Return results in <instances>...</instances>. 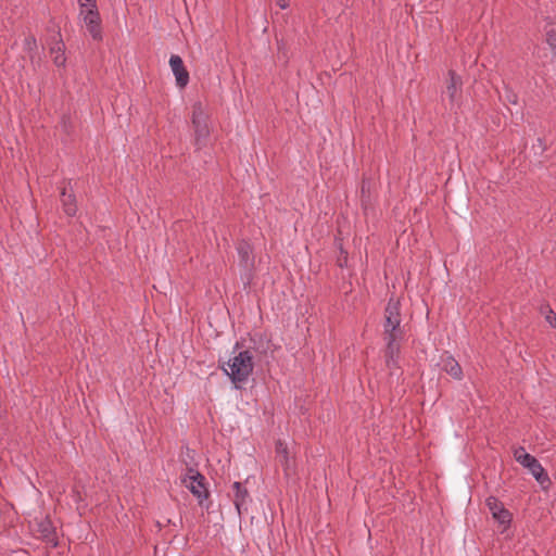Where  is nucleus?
I'll return each instance as SVG.
<instances>
[{"instance_id":"obj_1","label":"nucleus","mask_w":556,"mask_h":556,"mask_svg":"<svg viewBox=\"0 0 556 556\" xmlns=\"http://www.w3.org/2000/svg\"><path fill=\"white\" fill-rule=\"evenodd\" d=\"M384 341L387 344L386 363L389 369L399 367L400 341L403 338L401 328L400 303L393 298L386 307L383 325Z\"/></svg>"},{"instance_id":"obj_2","label":"nucleus","mask_w":556,"mask_h":556,"mask_svg":"<svg viewBox=\"0 0 556 556\" xmlns=\"http://www.w3.org/2000/svg\"><path fill=\"white\" fill-rule=\"evenodd\" d=\"M225 374L231 379L236 388L245 382L253 371V356L249 351H241L223 366Z\"/></svg>"},{"instance_id":"obj_3","label":"nucleus","mask_w":556,"mask_h":556,"mask_svg":"<svg viewBox=\"0 0 556 556\" xmlns=\"http://www.w3.org/2000/svg\"><path fill=\"white\" fill-rule=\"evenodd\" d=\"M208 111L201 102L192 106L191 122L194 130V140L198 148L204 147L210 137Z\"/></svg>"},{"instance_id":"obj_4","label":"nucleus","mask_w":556,"mask_h":556,"mask_svg":"<svg viewBox=\"0 0 556 556\" xmlns=\"http://www.w3.org/2000/svg\"><path fill=\"white\" fill-rule=\"evenodd\" d=\"M181 484L188 489L199 504H202L208 497V490L206 486L205 477L194 468H188L185 473L180 476Z\"/></svg>"},{"instance_id":"obj_5","label":"nucleus","mask_w":556,"mask_h":556,"mask_svg":"<svg viewBox=\"0 0 556 556\" xmlns=\"http://www.w3.org/2000/svg\"><path fill=\"white\" fill-rule=\"evenodd\" d=\"M514 457L522 467L527 468L530 471V473L541 485H547L551 483V480L543 466L534 456L529 454L523 447H517L514 451Z\"/></svg>"},{"instance_id":"obj_6","label":"nucleus","mask_w":556,"mask_h":556,"mask_svg":"<svg viewBox=\"0 0 556 556\" xmlns=\"http://www.w3.org/2000/svg\"><path fill=\"white\" fill-rule=\"evenodd\" d=\"M79 18L93 40H102L101 17L98 7L79 10Z\"/></svg>"},{"instance_id":"obj_7","label":"nucleus","mask_w":556,"mask_h":556,"mask_svg":"<svg viewBox=\"0 0 556 556\" xmlns=\"http://www.w3.org/2000/svg\"><path fill=\"white\" fill-rule=\"evenodd\" d=\"M485 505L492 514L494 520H496L498 525L503 527L502 532L507 530L511 523L513 516L510 511L505 508L504 504L498 498L489 496L485 500Z\"/></svg>"},{"instance_id":"obj_8","label":"nucleus","mask_w":556,"mask_h":556,"mask_svg":"<svg viewBox=\"0 0 556 556\" xmlns=\"http://www.w3.org/2000/svg\"><path fill=\"white\" fill-rule=\"evenodd\" d=\"M450 78L446 85L445 94L448 98L451 109L458 108L462 100L463 80L455 72H450Z\"/></svg>"},{"instance_id":"obj_9","label":"nucleus","mask_w":556,"mask_h":556,"mask_svg":"<svg viewBox=\"0 0 556 556\" xmlns=\"http://www.w3.org/2000/svg\"><path fill=\"white\" fill-rule=\"evenodd\" d=\"M169 66L175 76L176 86L184 89L189 84V73L184 64L182 59L177 54L169 58Z\"/></svg>"},{"instance_id":"obj_10","label":"nucleus","mask_w":556,"mask_h":556,"mask_svg":"<svg viewBox=\"0 0 556 556\" xmlns=\"http://www.w3.org/2000/svg\"><path fill=\"white\" fill-rule=\"evenodd\" d=\"M276 454L279 463L283 467L286 477H290L294 472V463L288 451V446L282 441L276 443Z\"/></svg>"},{"instance_id":"obj_11","label":"nucleus","mask_w":556,"mask_h":556,"mask_svg":"<svg viewBox=\"0 0 556 556\" xmlns=\"http://www.w3.org/2000/svg\"><path fill=\"white\" fill-rule=\"evenodd\" d=\"M50 55L55 66L65 67L66 65V55H65V45L60 38V35L55 37L54 42L50 47Z\"/></svg>"},{"instance_id":"obj_12","label":"nucleus","mask_w":556,"mask_h":556,"mask_svg":"<svg viewBox=\"0 0 556 556\" xmlns=\"http://www.w3.org/2000/svg\"><path fill=\"white\" fill-rule=\"evenodd\" d=\"M232 489L235 491L233 504L237 508L239 515H241L242 509H247V502L249 498L248 490L242 485L241 482H233Z\"/></svg>"},{"instance_id":"obj_13","label":"nucleus","mask_w":556,"mask_h":556,"mask_svg":"<svg viewBox=\"0 0 556 556\" xmlns=\"http://www.w3.org/2000/svg\"><path fill=\"white\" fill-rule=\"evenodd\" d=\"M442 367L443 369L452 376L454 379H462L463 370L458 362L451 355H445L442 357Z\"/></svg>"},{"instance_id":"obj_14","label":"nucleus","mask_w":556,"mask_h":556,"mask_svg":"<svg viewBox=\"0 0 556 556\" xmlns=\"http://www.w3.org/2000/svg\"><path fill=\"white\" fill-rule=\"evenodd\" d=\"M61 202L64 213L67 216H75L77 212L76 199L73 194H67L66 190L63 189L61 193Z\"/></svg>"},{"instance_id":"obj_15","label":"nucleus","mask_w":556,"mask_h":556,"mask_svg":"<svg viewBox=\"0 0 556 556\" xmlns=\"http://www.w3.org/2000/svg\"><path fill=\"white\" fill-rule=\"evenodd\" d=\"M237 250H238V254L240 256L241 262L244 264V267L252 266L253 265V256H252L251 245L248 242H241V243H239Z\"/></svg>"},{"instance_id":"obj_16","label":"nucleus","mask_w":556,"mask_h":556,"mask_svg":"<svg viewBox=\"0 0 556 556\" xmlns=\"http://www.w3.org/2000/svg\"><path fill=\"white\" fill-rule=\"evenodd\" d=\"M546 43L553 50L554 56L556 58V33L554 30L546 33Z\"/></svg>"},{"instance_id":"obj_17","label":"nucleus","mask_w":556,"mask_h":556,"mask_svg":"<svg viewBox=\"0 0 556 556\" xmlns=\"http://www.w3.org/2000/svg\"><path fill=\"white\" fill-rule=\"evenodd\" d=\"M79 10L83 9H91L92 7H97L96 0H78Z\"/></svg>"},{"instance_id":"obj_18","label":"nucleus","mask_w":556,"mask_h":556,"mask_svg":"<svg viewBox=\"0 0 556 556\" xmlns=\"http://www.w3.org/2000/svg\"><path fill=\"white\" fill-rule=\"evenodd\" d=\"M545 319L549 324L551 327L556 328V313L555 312L549 309L545 316Z\"/></svg>"},{"instance_id":"obj_19","label":"nucleus","mask_w":556,"mask_h":556,"mask_svg":"<svg viewBox=\"0 0 556 556\" xmlns=\"http://www.w3.org/2000/svg\"><path fill=\"white\" fill-rule=\"evenodd\" d=\"M42 534L45 538H49L51 534V525L49 522L42 525Z\"/></svg>"},{"instance_id":"obj_20","label":"nucleus","mask_w":556,"mask_h":556,"mask_svg":"<svg viewBox=\"0 0 556 556\" xmlns=\"http://www.w3.org/2000/svg\"><path fill=\"white\" fill-rule=\"evenodd\" d=\"M275 1H276L277 5L282 10H285L289 7V0H275Z\"/></svg>"},{"instance_id":"obj_21","label":"nucleus","mask_w":556,"mask_h":556,"mask_svg":"<svg viewBox=\"0 0 556 556\" xmlns=\"http://www.w3.org/2000/svg\"><path fill=\"white\" fill-rule=\"evenodd\" d=\"M538 143H539V146L541 147L542 151H544V150H545V146L543 144L542 139H540V138H539V139H538Z\"/></svg>"}]
</instances>
